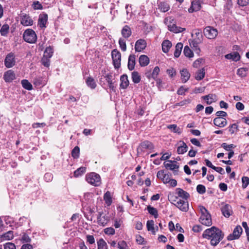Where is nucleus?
<instances>
[{"label": "nucleus", "instance_id": "1", "mask_svg": "<svg viewBox=\"0 0 249 249\" xmlns=\"http://www.w3.org/2000/svg\"><path fill=\"white\" fill-rule=\"evenodd\" d=\"M224 236L222 231L214 226L206 230L202 234L203 238L211 239V244L213 246H216Z\"/></svg>", "mask_w": 249, "mask_h": 249}, {"label": "nucleus", "instance_id": "2", "mask_svg": "<svg viewBox=\"0 0 249 249\" xmlns=\"http://www.w3.org/2000/svg\"><path fill=\"white\" fill-rule=\"evenodd\" d=\"M169 200L174 204L180 210L183 212H187L189 209V204L187 201L179 199L178 196L173 194H169L168 196Z\"/></svg>", "mask_w": 249, "mask_h": 249}, {"label": "nucleus", "instance_id": "3", "mask_svg": "<svg viewBox=\"0 0 249 249\" xmlns=\"http://www.w3.org/2000/svg\"><path fill=\"white\" fill-rule=\"evenodd\" d=\"M23 38L25 41L33 44L36 43L37 40V36L33 30L28 29L24 31Z\"/></svg>", "mask_w": 249, "mask_h": 249}, {"label": "nucleus", "instance_id": "4", "mask_svg": "<svg viewBox=\"0 0 249 249\" xmlns=\"http://www.w3.org/2000/svg\"><path fill=\"white\" fill-rule=\"evenodd\" d=\"M86 180L92 185L98 186L101 184L100 176L97 173L92 172L86 175Z\"/></svg>", "mask_w": 249, "mask_h": 249}, {"label": "nucleus", "instance_id": "5", "mask_svg": "<svg viewBox=\"0 0 249 249\" xmlns=\"http://www.w3.org/2000/svg\"><path fill=\"white\" fill-rule=\"evenodd\" d=\"M113 64L115 69H118L121 66V54L117 49H114L111 52Z\"/></svg>", "mask_w": 249, "mask_h": 249}, {"label": "nucleus", "instance_id": "6", "mask_svg": "<svg viewBox=\"0 0 249 249\" xmlns=\"http://www.w3.org/2000/svg\"><path fill=\"white\" fill-rule=\"evenodd\" d=\"M205 36L208 39H214L217 35L218 32L216 29L211 27H206L203 31Z\"/></svg>", "mask_w": 249, "mask_h": 249}, {"label": "nucleus", "instance_id": "7", "mask_svg": "<svg viewBox=\"0 0 249 249\" xmlns=\"http://www.w3.org/2000/svg\"><path fill=\"white\" fill-rule=\"evenodd\" d=\"M242 229L240 226H237L233 230V233L227 237L228 240H233L238 239L242 232Z\"/></svg>", "mask_w": 249, "mask_h": 249}, {"label": "nucleus", "instance_id": "8", "mask_svg": "<svg viewBox=\"0 0 249 249\" xmlns=\"http://www.w3.org/2000/svg\"><path fill=\"white\" fill-rule=\"evenodd\" d=\"M15 56L14 53H10L6 56L4 60V65L6 67L10 68L14 66L15 64Z\"/></svg>", "mask_w": 249, "mask_h": 249}, {"label": "nucleus", "instance_id": "9", "mask_svg": "<svg viewBox=\"0 0 249 249\" xmlns=\"http://www.w3.org/2000/svg\"><path fill=\"white\" fill-rule=\"evenodd\" d=\"M146 47V43L144 40L140 39L138 40L135 45L136 52H140L143 50Z\"/></svg>", "mask_w": 249, "mask_h": 249}, {"label": "nucleus", "instance_id": "10", "mask_svg": "<svg viewBox=\"0 0 249 249\" xmlns=\"http://www.w3.org/2000/svg\"><path fill=\"white\" fill-rule=\"evenodd\" d=\"M199 221L203 224L207 226H210L212 225L211 216L210 213L200 216L199 218Z\"/></svg>", "mask_w": 249, "mask_h": 249}, {"label": "nucleus", "instance_id": "11", "mask_svg": "<svg viewBox=\"0 0 249 249\" xmlns=\"http://www.w3.org/2000/svg\"><path fill=\"white\" fill-rule=\"evenodd\" d=\"M48 20V15L46 13L40 14L39 16L38 25L41 28L46 27V24Z\"/></svg>", "mask_w": 249, "mask_h": 249}, {"label": "nucleus", "instance_id": "12", "mask_svg": "<svg viewBox=\"0 0 249 249\" xmlns=\"http://www.w3.org/2000/svg\"><path fill=\"white\" fill-rule=\"evenodd\" d=\"M3 78L6 82H11L16 79V75L12 70H8L4 74Z\"/></svg>", "mask_w": 249, "mask_h": 249}, {"label": "nucleus", "instance_id": "13", "mask_svg": "<svg viewBox=\"0 0 249 249\" xmlns=\"http://www.w3.org/2000/svg\"><path fill=\"white\" fill-rule=\"evenodd\" d=\"M20 22L24 26H31L33 24V20L29 15L25 14L21 17Z\"/></svg>", "mask_w": 249, "mask_h": 249}, {"label": "nucleus", "instance_id": "14", "mask_svg": "<svg viewBox=\"0 0 249 249\" xmlns=\"http://www.w3.org/2000/svg\"><path fill=\"white\" fill-rule=\"evenodd\" d=\"M213 124L219 127H223L227 124V121L224 118L216 117L213 119Z\"/></svg>", "mask_w": 249, "mask_h": 249}, {"label": "nucleus", "instance_id": "15", "mask_svg": "<svg viewBox=\"0 0 249 249\" xmlns=\"http://www.w3.org/2000/svg\"><path fill=\"white\" fill-rule=\"evenodd\" d=\"M223 215L226 217H229L232 213L231 207L229 204H225L221 208Z\"/></svg>", "mask_w": 249, "mask_h": 249}, {"label": "nucleus", "instance_id": "16", "mask_svg": "<svg viewBox=\"0 0 249 249\" xmlns=\"http://www.w3.org/2000/svg\"><path fill=\"white\" fill-rule=\"evenodd\" d=\"M201 3L197 0L192 2L191 7L188 9L189 13H193L199 10L201 8Z\"/></svg>", "mask_w": 249, "mask_h": 249}, {"label": "nucleus", "instance_id": "17", "mask_svg": "<svg viewBox=\"0 0 249 249\" xmlns=\"http://www.w3.org/2000/svg\"><path fill=\"white\" fill-rule=\"evenodd\" d=\"M153 148L154 146L151 142L145 141L141 143L138 148L142 151L144 149L151 150L153 149Z\"/></svg>", "mask_w": 249, "mask_h": 249}, {"label": "nucleus", "instance_id": "18", "mask_svg": "<svg viewBox=\"0 0 249 249\" xmlns=\"http://www.w3.org/2000/svg\"><path fill=\"white\" fill-rule=\"evenodd\" d=\"M136 56L134 54H130L128 57L127 67L130 71H132L135 65Z\"/></svg>", "mask_w": 249, "mask_h": 249}, {"label": "nucleus", "instance_id": "19", "mask_svg": "<svg viewBox=\"0 0 249 249\" xmlns=\"http://www.w3.org/2000/svg\"><path fill=\"white\" fill-rule=\"evenodd\" d=\"M168 28L170 31L175 33H181L186 30L185 28L178 27L175 24L168 25Z\"/></svg>", "mask_w": 249, "mask_h": 249}, {"label": "nucleus", "instance_id": "20", "mask_svg": "<svg viewBox=\"0 0 249 249\" xmlns=\"http://www.w3.org/2000/svg\"><path fill=\"white\" fill-rule=\"evenodd\" d=\"M179 146L177 148V153L178 154H183L188 149V146L183 141H180L178 143Z\"/></svg>", "mask_w": 249, "mask_h": 249}, {"label": "nucleus", "instance_id": "21", "mask_svg": "<svg viewBox=\"0 0 249 249\" xmlns=\"http://www.w3.org/2000/svg\"><path fill=\"white\" fill-rule=\"evenodd\" d=\"M121 84L120 87L123 89H125L129 85V81L128 77L126 74H124L120 78Z\"/></svg>", "mask_w": 249, "mask_h": 249}, {"label": "nucleus", "instance_id": "22", "mask_svg": "<svg viewBox=\"0 0 249 249\" xmlns=\"http://www.w3.org/2000/svg\"><path fill=\"white\" fill-rule=\"evenodd\" d=\"M131 34L132 32L131 28L128 25H125L121 31V34L122 36L125 38H127L130 37Z\"/></svg>", "mask_w": 249, "mask_h": 249}, {"label": "nucleus", "instance_id": "23", "mask_svg": "<svg viewBox=\"0 0 249 249\" xmlns=\"http://www.w3.org/2000/svg\"><path fill=\"white\" fill-rule=\"evenodd\" d=\"M14 238L13 231H9L1 235H0L1 241L5 240H10Z\"/></svg>", "mask_w": 249, "mask_h": 249}, {"label": "nucleus", "instance_id": "24", "mask_svg": "<svg viewBox=\"0 0 249 249\" xmlns=\"http://www.w3.org/2000/svg\"><path fill=\"white\" fill-rule=\"evenodd\" d=\"M139 62L141 67H145L149 63V59L145 55H141L139 59Z\"/></svg>", "mask_w": 249, "mask_h": 249}, {"label": "nucleus", "instance_id": "25", "mask_svg": "<svg viewBox=\"0 0 249 249\" xmlns=\"http://www.w3.org/2000/svg\"><path fill=\"white\" fill-rule=\"evenodd\" d=\"M176 191L178 197H181L186 200L190 197L189 194L181 188H177Z\"/></svg>", "mask_w": 249, "mask_h": 249}, {"label": "nucleus", "instance_id": "26", "mask_svg": "<svg viewBox=\"0 0 249 249\" xmlns=\"http://www.w3.org/2000/svg\"><path fill=\"white\" fill-rule=\"evenodd\" d=\"M181 80L183 83H186L190 78V74L187 69L180 71Z\"/></svg>", "mask_w": 249, "mask_h": 249}, {"label": "nucleus", "instance_id": "27", "mask_svg": "<svg viewBox=\"0 0 249 249\" xmlns=\"http://www.w3.org/2000/svg\"><path fill=\"white\" fill-rule=\"evenodd\" d=\"M175 162H176L175 161L168 160L164 163V166L166 168L173 171L176 169H178L179 167L178 165L174 163Z\"/></svg>", "mask_w": 249, "mask_h": 249}, {"label": "nucleus", "instance_id": "28", "mask_svg": "<svg viewBox=\"0 0 249 249\" xmlns=\"http://www.w3.org/2000/svg\"><path fill=\"white\" fill-rule=\"evenodd\" d=\"M204 100H206L208 105H210L216 101V95L215 94H210L202 97Z\"/></svg>", "mask_w": 249, "mask_h": 249}, {"label": "nucleus", "instance_id": "29", "mask_svg": "<svg viewBox=\"0 0 249 249\" xmlns=\"http://www.w3.org/2000/svg\"><path fill=\"white\" fill-rule=\"evenodd\" d=\"M112 76L110 74H107L105 76L106 80L108 83V86L111 90L115 91V87L114 86V82L112 80Z\"/></svg>", "mask_w": 249, "mask_h": 249}, {"label": "nucleus", "instance_id": "30", "mask_svg": "<svg viewBox=\"0 0 249 249\" xmlns=\"http://www.w3.org/2000/svg\"><path fill=\"white\" fill-rule=\"evenodd\" d=\"M172 46L171 42L168 40H165L162 43V50L165 53H167Z\"/></svg>", "mask_w": 249, "mask_h": 249}, {"label": "nucleus", "instance_id": "31", "mask_svg": "<svg viewBox=\"0 0 249 249\" xmlns=\"http://www.w3.org/2000/svg\"><path fill=\"white\" fill-rule=\"evenodd\" d=\"M158 8L160 11L166 12L170 9V6L168 3L165 2H160L159 3Z\"/></svg>", "mask_w": 249, "mask_h": 249}, {"label": "nucleus", "instance_id": "32", "mask_svg": "<svg viewBox=\"0 0 249 249\" xmlns=\"http://www.w3.org/2000/svg\"><path fill=\"white\" fill-rule=\"evenodd\" d=\"M175 48L176 49L174 53V56L176 57H178L183 48V44L181 43H178Z\"/></svg>", "mask_w": 249, "mask_h": 249}, {"label": "nucleus", "instance_id": "33", "mask_svg": "<svg viewBox=\"0 0 249 249\" xmlns=\"http://www.w3.org/2000/svg\"><path fill=\"white\" fill-rule=\"evenodd\" d=\"M104 199L107 206H110L112 202L111 193L109 191H107L104 196Z\"/></svg>", "mask_w": 249, "mask_h": 249}, {"label": "nucleus", "instance_id": "34", "mask_svg": "<svg viewBox=\"0 0 249 249\" xmlns=\"http://www.w3.org/2000/svg\"><path fill=\"white\" fill-rule=\"evenodd\" d=\"M132 81L134 83H139L141 81V76L138 71H133L131 73Z\"/></svg>", "mask_w": 249, "mask_h": 249}, {"label": "nucleus", "instance_id": "35", "mask_svg": "<svg viewBox=\"0 0 249 249\" xmlns=\"http://www.w3.org/2000/svg\"><path fill=\"white\" fill-rule=\"evenodd\" d=\"M101 215L102 213H99V215L97 217V222L100 225L105 226L107 224V220L105 216H102Z\"/></svg>", "mask_w": 249, "mask_h": 249}, {"label": "nucleus", "instance_id": "36", "mask_svg": "<svg viewBox=\"0 0 249 249\" xmlns=\"http://www.w3.org/2000/svg\"><path fill=\"white\" fill-rule=\"evenodd\" d=\"M205 71L204 68H202L199 70H198L195 74V78L197 80H202L205 76Z\"/></svg>", "mask_w": 249, "mask_h": 249}, {"label": "nucleus", "instance_id": "37", "mask_svg": "<svg viewBox=\"0 0 249 249\" xmlns=\"http://www.w3.org/2000/svg\"><path fill=\"white\" fill-rule=\"evenodd\" d=\"M146 226L148 231H151L153 234H155L156 231L154 228V222L153 220L147 221Z\"/></svg>", "mask_w": 249, "mask_h": 249}, {"label": "nucleus", "instance_id": "38", "mask_svg": "<svg viewBox=\"0 0 249 249\" xmlns=\"http://www.w3.org/2000/svg\"><path fill=\"white\" fill-rule=\"evenodd\" d=\"M86 83L87 85L92 89H95L96 87V84L94 79L92 77H88L86 80Z\"/></svg>", "mask_w": 249, "mask_h": 249}, {"label": "nucleus", "instance_id": "39", "mask_svg": "<svg viewBox=\"0 0 249 249\" xmlns=\"http://www.w3.org/2000/svg\"><path fill=\"white\" fill-rule=\"evenodd\" d=\"M53 54V49L51 47L49 46L46 48L44 52L43 56L47 58H51Z\"/></svg>", "mask_w": 249, "mask_h": 249}, {"label": "nucleus", "instance_id": "40", "mask_svg": "<svg viewBox=\"0 0 249 249\" xmlns=\"http://www.w3.org/2000/svg\"><path fill=\"white\" fill-rule=\"evenodd\" d=\"M9 26L8 24H5L2 25L0 30V33L2 36H7V34L9 32Z\"/></svg>", "mask_w": 249, "mask_h": 249}, {"label": "nucleus", "instance_id": "41", "mask_svg": "<svg viewBox=\"0 0 249 249\" xmlns=\"http://www.w3.org/2000/svg\"><path fill=\"white\" fill-rule=\"evenodd\" d=\"M147 209L148 213L150 214L153 215L155 218H157L158 217V211L156 208L151 206H148L147 208Z\"/></svg>", "mask_w": 249, "mask_h": 249}, {"label": "nucleus", "instance_id": "42", "mask_svg": "<svg viewBox=\"0 0 249 249\" xmlns=\"http://www.w3.org/2000/svg\"><path fill=\"white\" fill-rule=\"evenodd\" d=\"M201 43V40L199 39V40H193L190 43L191 46L194 48V49L197 51V53H198L200 52V49L198 47V44Z\"/></svg>", "mask_w": 249, "mask_h": 249}, {"label": "nucleus", "instance_id": "43", "mask_svg": "<svg viewBox=\"0 0 249 249\" xmlns=\"http://www.w3.org/2000/svg\"><path fill=\"white\" fill-rule=\"evenodd\" d=\"M98 249H107V245L105 240L101 238L97 242Z\"/></svg>", "mask_w": 249, "mask_h": 249}, {"label": "nucleus", "instance_id": "44", "mask_svg": "<svg viewBox=\"0 0 249 249\" xmlns=\"http://www.w3.org/2000/svg\"><path fill=\"white\" fill-rule=\"evenodd\" d=\"M86 171V168L85 167H81L74 171V176L75 177H78L84 174Z\"/></svg>", "mask_w": 249, "mask_h": 249}, {"label": "nucleus", "instance_id": "45", "mask_svg": "<svg viewBox=\"0 0 249 249\" xmlns=\"http://www.w3.org/2000/svg\"><path fill=\"white\" fill-rule=\"evenodd\" d=\"M183 53L186 57L189 58H191L194 56L193 52L188 46H185L183 50Z\"/></svg>", "mask_w": 249, "mask_h": 249}, {"label": "nucleus", "instance_id": "46", "mask_svg": "<svg viewBox=\"0 0 249 249\" xmlns=\"http://www.w3.org/2000/svg\"><path fill=\"white\" fill-rule=\"evenodd\" d=\"M21 84L24 89L28 90H30L33 89L32 84L27 80H22L21 81Z\"/></svg>", "mask_w": 249, "mask_h": 249}, {"label": "nucleus", "instance_id": "47", "mask_svg": "<svg viewBox=\"0 0 249 249\" xmlns=\"http://www.w3.org/2000/svg\"><path fill=\"white\" fill-rule=\"evenodd\" d=\"M167 128L171 130V131L178 134L181 133L180 129L177 126L176 124H171L167 126Z\"/></svg>", "mask_w": 249, "mask_h": 249}, {"label": "nucleus", "instance_id": "48", "mask_svg": "<svg viewBox=\"0 0 249 249\" xmlns=\"http://www.w3.org/2000/svg\"><path fill=\"white\" fill-rule=\"evenodd\" d=\"M80 148L78 146H76L72 149L71 151V156L74 159H77L79 157Z\"/></svg>", "mask_w": 249, "mask_h": 249}, {"label": "nucleus", "instance_id": "49", "mask_svg": "<svg viewBox=\"0 0 249 249\" xmlns=\"http://www.w3.org/2000/svg\"><path fill=\"white\" fill-rule=\"evenodd\" d=\"M248 70L246 68H241L237 70V74L239 76L244 77L247 75V71Z\"/></svg>", "mask_w": 249, "mask_h": 249}, {"label": "nucleus", "instance_id": "50", "mask_svg": "<svg viewBox=\"0 0 249 249\" xmlns=\"http://www.w3.org/2000/svg\"><path fill=\"white\" fill-rule=\"evenodd\" d=\"M160 71V70L159 67L158 66H156L154 68L153 71L151 74L152 78L154 79V80H156Z\"/></svg>", "mask_w": 249, "mask_h": 249}, {"label": "nucleus", "instance_id": "51", "mask_svg": "<svg viewBox=\"0 0 249 249\" xmlns=\"http://www.w3.org/2000/svg\"><path fill=\"white\" fill-rule=\"evenodd\" d=\"M119 44L121 50L124 52L126 50V45L125 41L122 38H120L119 40Z\"/></svg>", "mask_w": 249, "mask_h": 249}, {"label": "nucleus", "instance_id": "52", "mask_svg": "<svg viewBox=\"0 0 249 249\" xmlns=\"http://www.w3.org/2000/svg\"><path fill=\"white\" fill-rule=\"evenodd\" d=\"M242 187L243 189H245L249 184V178L248 177H243L242 178Z\"/></svg>", "mask_w": 249, "mask_h": 249}, {"label": "nucleus", "instance_id": "53", "mask_svg": "<svg viewBox=\"0 0 249 249\" xmlns=\"http://www.w3.org/2000/svg\"><path fill=\"white\" fill-rule=\"evenodd\" d=\"M196 191L199 194H203L206 192V188L204 185L199 184L196 186Z\"/></svg>", "mask_w": 249, "mask_h": 249}, {"label": "nucleus", "instance_id": "54", "mask_svg": "<svg viewBox=\"0 0 249 249\" xmlns=\"http://www.w3.org/2000/svg\"><path fill=\"white\" fill-rule=\"evenodd\" d=\"M222 147H223L224 149H225L227 151H231V148H233L235 147V146L233 144H231L229 145H228L226 143H223L221 144Z\"/></svg>", "mask_w": 249, "mask_h": 249}, {"label": "nucleus", "instance_id": "55", "mask_svg": "<svg viewBox=\"0 0 249 249\" xmlns=\"http://www.w3.org/2000/svg\"><path fill=\"white\" fill-rule=\"evenodd\" d=\"M238 130V125L236 124H231L229 127V132L231 134H234Z\"/></svg>", "mask_w": 249, "mask_h": 249}, {"label": "nucleus", "instance_id": "56", "mask_svg": "<svg viewBox=\"0 0 249 249\" xmlns=\"http://www.w3.org/2000/svg\"><path fill=\"white\" fill-rule=\"evenodd\" d=\"M166 72L170 77H173L176 75V71L173 68L167 69L166 70Z\"/></svg>", "mask_w": 249, "mask_h": 249}, {"label": "nucleus", "instance_id": "57", "mask_svg": "<svg viewBox=\"0 0 249 249\" xmlns=\"http://www.w3.org/2000/svg\"><path fill=\"white\" fill-rule=\"evenodd\" d=\"M104 232L106 234L113 235L115 234V230L111 227L107 228L104 230Z\"/></svg>", "mask_w": 249, "mask_h": 249}, {"label": "nucleus", "instance_id": "58", "mask_svg": "<svg viewBox=\"0 0 249 249\" xmlns=\"http://www.w3.org/2000/svg\"><path fill=\"white\" fill-rule=\"evenodd\" d=\"M136 240L138 244L140 245H144V238L140 235H137L136 236Z\"/></svg>", "mask_w": 249, "mask_h": 249}, {"label": "nucleus", "instance_id": "59", "mask_svg": "<svg viewBox=\"0 0 249 249\" xmlns=\"http://www.w3.org/2000/svg\"><path fill=\"white\" fill-rule=\"evenodd\" d=\"M50 58L44 57L43 56V58L41 60L42 65H43L44 66L46 67H48L50 66Z\"/></svg>", "mask_w": 249, "mask_h": 249}, {"label": "nucleus", "instance_id": "60", "mask_svg": "<svg viewBox=\"0 0 249 249\" xmlns=\"http://www.w3.org/2000/svg\"><path fill=\"white\" fill-rule=\"evenodd\" d=\"M4 249H16V246L12 243H7L4 245Z\"/></svg>", "mask_w": 249, "mask_h": 249}, {"label": "nucleus", "instance_id": "61", "mask_svg": "<svg viewBox=\"0 0 249 249\" xmlns=\"http://www.w3.org/2000/svg\"><path fill=\"white\" fill-rule=\"evenodd\" d=\"M33 7L35 10L42 9L43 8L42 5L38 1L34 2Z\"/></svg>", "mask_w": 249, "mask_h": 249}, {"label": "nucleus", "instance_id": "62", "mask_svg": "<svg viewBox=\"0 0 249 249\" xmlns=\"http://www.w3.org/2000/svg\"><path fill=\"white\" fill-rule=\"evenodd\" d=\"M87 241L90 244H93L95 243L94 236L91 235H87L86 236Z\"/></svg>", "mask_w": 249, "mask_h": 249}, {"label": "nucleus", "instance_id": "63", "mask_svg": "<svg viewBox=\"0 0 249 249\" xmlns=\"http://www.w3.org/2000/svg\"><path fill=\"white\" fill-rule=\"evenodd\" d=\"M127 244L124 241H122L118 243V247L119 249H126Z\"/></svg>", "mask_w": 249, "mask_h": 249}, {"label": "nucleus", "instance_id": "64", "mask_svg": "<svg viewBox=\"0 0 249 249\" xmlns=\"http://www.w3.org/2000/svg\"><path fill=\"white\" fill-rule=\"evenodd\" d=\"M237 3L239 5L244 7L249 3V0H238Z\"/></svg>", "mask_w": 249, "mask_h": 249}]
</instances>
